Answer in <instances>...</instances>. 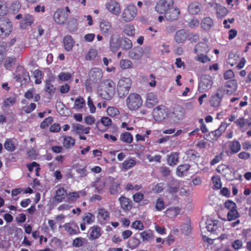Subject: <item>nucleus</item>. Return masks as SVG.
<instances>
[{
  "instance_id": "1",
  "label": "nucleus",
  "mask_w": 251,
  "mask_h": 251,
  "mask_svg": "<svg viewBox=\"0 0 251 251\" xmlns=\"http://www.w3.org/2000/svg\"><path fill=\"white\" fill-rule=\"evenodd\" d=\"M131 84V80L129 78L123 77L121 78L117 86V93L119 96L122 98L126 96L129 92Z\"/></svg>"
},
{
  "instance_id": "2",
  "label": "nucleus",
  "mask_w": 251,
  "mask_h": 251,
  "mask_svg": "<svg viewBox=\"0 0 251 251\" xmlns=\"http://www.w3.org/2000/svg\"><path fill=\"white\" fill-rule=\"evenodd\" d=\"M142 100L141 96L136 94H130L126 99V104L130 110H136L142 105Z\"/></svg>"
},
{
  "instance_id": "3",
  "label": "nucleus",
  "mask_w": 251,
  "mask_h": 251,
  "mask_svg": "<svg viewBox=\"0 0 251 251\" xmlns=\"http://www.w3.org/2000/svg\"><path fill=\"white\" fill-rule=\"evenodd\" d=\"M115 89L114 82L111 80H108L105 82L104 88L100 91V94L103 99L110 100L114 95Z\"/></svg>"
},
{
  "instance_id": "4",
  "label": "nucleus",
  "mask_w": 251,
  "mask_h": 251,
  "mask_svg": "<svg viewBox=\"0 0 251 251\" xmlns=\"http://www.w3.org/2000/svg\"><path fill=\"white\" fill-rule=\"evenodd\" d=\"M12 25L9 20L3 17L0 18V37L2 38L8 36L12 31Z\"/></svg>"
},
{
  "instance_id": "5",
  "label": "nucleus",
  "mask_w": 251,
  "mask_h": 251,
  "mask_svg": "<svg viewBox=\"0 0 251 251\" xmlns=\"http://www.w3.org/2000/svg\"><path fill=\"white\" fill-rule=\"evenodd\" d=\"M168 109L163 105L154 108L152 111L154 119L158 122L163 121L168 116Z\"/></svg>"
},
{
  "instance_id": "6",
  "label": "nucleus",
  "mask_w": 251,
  "mask_h": 251,
  "mask_svg": "<svg viewBox=\"0 0 251 251\" xmlns=\"http://www.w3.org/2000/svg\"><path fill=\"white\" fill-rule=\"evenodd\" d=\"M137 14L136 7L134 5H129L125 8L123 13L122 17L126 22H128L133 20Z\"/></svg>"
},
{
  "instance_id": "7",
  "label": "nucleus",
  "mask_w": 251,
  "mask_h": 251,
  "mask_svg": "<svg viewBox=\"0 0 251 251\" xmlns=\"http://www.w3.org/2000/svg\"><path fill=\"white\" fill-rule=\"evenodd\" d=\"M213 84L212 77L208 75H203L201 77L199 84V90L200 92H204L209 90Z\"/></svg>"
},
{
  "instance_id": "8",
  "label": "nucleus",
  "mask_w": 251,
  "mask_h": 251,
  "mask_svg": "<svg viewBox=\"0 0 251 251\" xmlns=\"http://www.w3.org/2000/svg\"><path fill=\"white\" fill-rule=\"evenodd\" d=\"M173 0H160L155 6L156 11L159 14H165L173 5Z\"/></svg>"
},
{
  "instance_id": "9",
  "label": "nucleus",
  "mask_w": 251,
  "mask_h": 251,
  "mask_svg": "<svg viewBox=\"0 0 251 251\" xmlns=\"http://www.w3.org/2000/svg\"><path fill=\"white\" fill-rule=\"evenodd\" d=\"M225 90L222 87H219L217 90L216 93L211 96L210 100L211 105L213 107H218L224 96Z\"/></svg>"
},
{
  "instance_id": "10",
  "label": "nucleus",
  "mask_w": 251,
  "mask_h": 251,
  "mask_svg": "<svg viewBox=\"0 0 251 251\" xmlns=\"http://www.w3.org/2000/svg\"><path fill=\"white\" fill-rule=\"evenodd\" d=\"M120 35L117 32L113 33L110 38L109 47L112 51H117L121 46Z\"/></svg>"
},
{
  "instance_id": "11",
  "label": "nucleus",
  "mask_w": 251,
  "mask_h": 251,
  "mask_svg": "<svg viewBox=\"0 0 251 251\" xmlns=\"http://www.w3.org/2000/svg\"><path fill=\"white\" fill-rule=\"evenodd\" d=\"M88 75L90 80L95 83L100 82L103 76L101 70L98 68L92 69Z\"/></svg>"
},
{
  "instance_id": "12",
  "label": "nucleus",
  "mask_w": 251,
  "mask_h": 251,
  "mask_svg": "<svg viewBox=\"0 0 251 251\" xmlns=\"http://www.w3.org/2000/svg\"><path fill=\"white\" fill-rule=\"evenodd\" d=\"M68 13L63 9H58L53 15L54 21L58 24H63L67 20Z\"/></svg>"
},
{
  "instance_id": "13",
  "label": "nucleus",
  "mask_w": 251,
  "mask_h": 251,
  "mask_svg": "<svg viewBox=\"0 0 251 251\" xmlns=\"http://www.w3.org/2000/svg\"><path fill=\"white\" fill-rule=\"evenodd\" d=\"M107 10L112 14L118 16L121 13V8L119 3L116 0H112L106 4Z\"/></svg>"
},
{
  "instance_id": "14",
  "label": "nucleus",
  "mask_w": 251,
  "mask_h": 251,
  "mask_svg": "<svg viewBox=\"0 0 251 251\" xmlns=\"http://www.w3.org/2000/svg\"><path fill=\"white\" fill-rule=\"evenodd\" d=\"M144 51L140 47H135L128 52V56L132 59L139 60L143 56Z\"/></svg>"
},
{
  "instance_id": "15",
  "label": "nucleus",
  "mask_w": 251,
  "mask_h": 251,
  "mask_svg": "<svg viewBox=\"0 0 251 251\" xmlns=\"http://www.w3.org/2000/svg\"><path fill=\"white\" fill-rule=\"evenodd\" d=\"M180 11L176 8L173 7L165 13V18L170 21H174L178 18Z\"/></svg>"
},
{
  "instance_id": "16",
  "label": "nucleus",
  "mask_w": 251,
  "mask_h": 251,
  "mask_svg": "<svg viewBox=\"0 0 251 251\" xmlns=\"http://www.w3.org/2000/svg\"><path fill=\"white\" fill-rule=\"evenodd\" d=\"M101 32L105 36H108L112 31V25L107 20H102L100 24Z\"/></svg>"
},
{
  "instance_id": "17",
  "label": "nucleus",
  "mask_w": 251,
  "mask_h": 251,
  "mask_svg": "<svg viewBox=\"0 0 251 251\" xmlns=\"http://www.w3.org/2000/svg\"><path fill=\"white\" fill-rule=\"evenodd\" d=\"M184 114L183 108L179 106H176L171 114V118L174 120H180L182 119Z\"/></svg>"
},
{
  "instance_id": "18",
  "label": "nucleus",
  "mask_w": 251,
  "mask_h": 251,
  "mask_svg": "<svg viewBox=\"0 0 251 251\" xmlns=\"http://www.w3.org/2000/svg\"><path fill=\"white\" fill-rule=\"evenodd\" d=\"M158 101L157 97L154 93L151 92L147 95L145 104L147 107L149 108L153 107L158 103Z\"/></svg>"
},
{
  "instance_id": "19",
  "label": "nucleus",
  "mask_w": 251,
  "mask_h": 251,
  "mask_svg": "<svg viewBox=\"0 0 251 251\" xmlns=\"http://www.w3.org/2000/svg\"><path fill=\"white\" fill-rule=\"evenodd\" d=\"M34 21V18L31 15L25 14L21 21L20 26L22 28H26L27 26L31 25Z\"/></svg>"
},
{
  "instance_id": "20",
  "label": "nucleus",
  "mask_w": 251,
  "mask_h": 251,
  "mask_svg": "<svg viewBox=\"0 0 251 251\" xmlns=\"http://www.w3.org/2000/svg\"><path fill=\"white\" fill-rule=\"evenodd\" d=\"M188 38V31L184 29L178 30L175 34V39L177 43H181Z\"/></svg>"
},
{
  "instance_id": "21",
  "label": "nucleus",
  "mask_w": 251,
  "mask_h": 251,
  "mask_svg": "<svg viewBox=\"0 0 251 251\" xmlns=\"http://www.w3.org/2000/svg\"><path fill=\"white\" fill-rule=\"evenodd\" d=\"M201 3L193 2L189 4L188 7V12L193 15L198 14L201 11Z\"/></svg>"
},
{
  "instance_id": "22",
  "label": "nucleus",
  "mask_w": 251,
  "mask_h": 251,
  "mask_svg": "<svg viewBox=\"0 0 251 251\" xmlns=\"http://www.w3.org/2000/svg\"><path fill=\"white\" fill-rule=\"evenodd\" d=\"M63 43L65 49L67 51H70L74 46L75 41L70 35H67L63 38Z\"/></svg>"
},
{
  "instance_id": "23",
  "label": "nucleus",
  "mask_w": 251,
  "mask_h": 251,
  "mask_svg": "<svg viewBox=\"0 0 251 251\" xmlns=\"http://www.w3.org/2000/svg\"><path fill=\"white\" fill-rule=\"evenodd\" d=\"M110 181H113L112 184L110 188V192L112 195H116L118 194L120 190V183L118 181L115 180V179L111 177H109V178Z\"/></svg>"
},
{
  "instance_id": "24",
  "label": "nucleus",
  "mask_w": 251,
  "mask_h": 251,
  "mask_svg": "<svg viewBox=\"0 0 251 251\" xmlns=\"http://www.w3.org/2000/svg\"><path fill=\"white\" fill-rule=\"evenodd\" d=\"M214 25L213 20L210 17H205L203 18L201 22V27L204 30H209Z\"/></svg>"
},
{
  "instance_id": "25",
  "label": "nucleus",
  "mask_w": 251,
  "mask_h": 251,
  "mask_svg": "<svg viewBox=\"0 0 251 251\" xmlns=\"http://www.w3.org/2000/svg\"><path fill=\"white\" fill-rule=\"evenodd\" d=\"M208 51V47L204 43H199L197 44L195 49L194 52L197 53L198 55L203 54V53H206Z\"/></svg>"
},
{
  "instance_id": "26",
  "label": "nucleus",
  "mask_w": 251,
  "mask_h": 251,
  "mask_svg": "<svg viewBox=\"0 0 251 251\" xmlns=\"http://www.w3.org/2000/svg\"><path fill=\"white\" fill-rule=\"evenodd\" d=\"M190 167L189 164H184L179 165L176 169V175L179 176H182L186 174Z\"/></svg>"
},
{
  "instance_id": "27",
  "label": "nucleus",
  "mask_w": 251,
  "mask_h": 251,
  "mask_svg": "<svg viewBox=\"0 0 251 251\" xmlns=\"http://www.w3.org/2000/svg\"><path fill=\"white\" fill-rule=\"evenodd\" d=\"M105 182L101 179L98 178L95 181L93 186L95 188L97 192L101 193L103 191V189L105 187Z\"/></svg>"
},
{
  "instance_id": "28",
  "label": "nucleus",
  "mask_w": 251,
  "mask_h": 251,
  "mask_svg": "<svg viewBox=\"0 0 251 251\" xmlns=\"http://www.w3.org/2000/svg\"><path fill=\"white\" fill-rule=\"evenodd\" d=\"M216 10L217 17L222 18L225 16L228 13L227 9L223 6L219 4H216L214 6Z\"/></svg>"
},
{
  "instance_id": "29",
  "label": "nucleus",
  "mask_w": 251,
  "mask_h": 251,
  "mask_svg": "<svg viewBox=\"0 0 251 251\" xmlns=\"http://www.w3.org/2000/svg\"><path fill=\"white\" fill-rule=\"evenodd\" d=\"M16 72H19L21 74L22 81L28 82L30 80L28 73L22 66H18Z\"/></svg>"
},
{
  "instance_id": "30",
  "label": "nucleus",
  "mask_w": 251,
  "mask_h": 251,
  "mask_svg": "<svg viewBox=\"0 0 251 251\" xmlns=\"http://www.w3.org/2000/svg\"><path fill=\"white\" fill-rule=\"evenodd\" d=\"M66 195V191L63 188L58 189L56 191L55 200L58 202H61L65 198Z\"/></svg>"
},
{
  "instance_id": "31",
  "label": "nucleus",
  "mask_w": 251,
  "mask_h": 251,
  "mask_svg": "<svg viewBox=\"0 0 251 251\" xmlns=\"http://www.w3.org/2000/svg\"><path fill=\"white\" fill-rule=\"evenodd\" d=\"M178 153L175 152L171 153L168 158V162L169 165H176L178 161Z\"/></svg>"
},
{
  "instance_id": "32",
  "label": "nucleus",
  "mask_w": 251,
  "mask_h": 251,
  "mask_svg": "<svg viewBox=\"0 0 251 251\" xmlns=\"http://www.w3.org/2000/svg\"><path fill=\"white\" fill-rule=\"evenodd\" d=\"M132 44L130 39L127 38H124L121 40L120 47L123 49L127 50L131 48Z\"/></svg>"
},
{
  "instance_id": "33",
  "label": "nucleus",
  "mask_w": 251,
  "mask_h": 251,
  "mask_svg": "<svg viewBox=\"0 0 251 251\" xmlns=\"http://www.w3.org/2000/svg\"><path fill=\"white\" fill-rule=\"evenodd\" d=\"M229 147L232 153H237L241 149L240 144L237 141H233L230 142Z\"/></svg>"
},
{
  "instance_id": "34",
  "label": "nucleus",
  "mask_w": 251,
  "mask_h": 251,
  "mask_svg": "<svg viewBox=\"0 0 251 251\" xmlns=\"http://www.w3.org/2000/svg\"><path fill=\"white\" fill-rule=\"evenodd\" d=\"M143 241H149L154 238L153 233L150 230H145L140 233Z\"/></svg>"
},
{
  "instance_id": "35",
  "label": "nucleus",
  "mask_w": 251,
  "mask_h": 251,
  "mask_svg": "<svg viewBox=\"0 0 251 251\" xmlns=\"http://www.w3.org/2000/svg\"><path fill=\"white\" fill-rule=\"evenodd\" d=\"M121 207L124 210H129L131 206L130 204L129 200L124 197H121L119 198Z\"/></svg>"
},
{
  "instance_id": "36",
  "label": "nucleus",
  "mask_w": 251,
  "mask_h": 251,
  "mask_svg": "<svg viewBox=\"0 0 251 251\" xmlns=\"http://www.w3.org/2000/svg\"><path fill=\"white\" fill-rule=\"evenodd\" d=\"M120 139L125 143H131L133 141V136L129 132H126L121 134Z\"/></svg>"
},
{
  "instance_id": "37",
  "label": "nucleus",
  "mask_w": 251,
  "mask_h": 251,
  "mask_svg": "<svg viewBox=\"0 0 251 251\" xmlns=\"http://www.w3.org/2000/svg\"><path fill=\"white\" fill-rule=\"evenodd\" d=\"M75 144V140L71 136H65L64 137L63 145L67 148L73 147Z\"/></svg>"
},
{
  "instance_id": "38",
  "label": "nucleus",
  "mask_w": 251,
  "mask_h": 251,
  "mask_svg": "<svg viewBox=\"0 0 251 251\" xmlns=\"http://www.w3.org/2000/svg\"><path fill=\"white\" fill-rule=\"evenodd\" d=\"M239 216L240 214L237 211V208L229 210L227 215V220L229 221L234 220Z\"/></svg>"
},
{
  "instance_id": "39",
  "label": "nucleus",
  "mask_w": 251,
  "mask_h": 251,
  "mask_svg": "<svg viewBox=\"0 0 251 251\" xmlns=\"http://www.w3.org/2000/svg\"><path fill=\"white\" fill-rule=\"evenodd\" d=\"M222 126H220L218 129L211 132L207 136H208L212 140H216L222 134Z\"/></svg>"
},
{
  "instance_id": "40",
  "label": "nucleus",
  "mask_w": 251,
  "mask_h": 251,
  "mask_svg": "<svg viewBox=\"0 0 251 251\" xmlns=\"http://www.w3.org/2000/svg\"><path fill=\"white\" fill-rule=\"evenodd\" d=\"M4 147L7 151L10 152L14 151L16 149V147L12 141L9 139H7L5 141L4 144Z\"/></svg>"
},
{
  "instance_id": "41",
  "label": "nucleus",
  "mask_w": 251,
  "mask_h": 251,
  "mask_svg": "<svg viewBox=\"0 0 251 251\" xmlns=\"http://www.w3.org/2000/svg\"><path fill=\"white\" fill-rule=\"evenodd\" d=\"M84 126L79 124H74L72 126V131L78 134H83Z\"/></svg>"
},
{
  "instance_id": "42",
  "label": "nucleus",
  "mask_w": 251,
  "mask_h": 251,
  "mask_svg": "<svg viewBox=\"0 0 251 251\" xmlns=\"http://www.w3.org/2000/svg\"><path fill=\"white\" fill-rule=\"evenodd\" d=\"M136 164V161L133 159H130L127 160H125L122 164L123 168L126 170H128L133 166H134Z\"/></svg>"
},
{
  "instance_id": "43",
  "label": "nucleus",
  "mask_w": 251,
  "mask_h": 251,
  "mask_svg": "<svg viewBox=\"0 0 251 251\" xmlns=\"http://www.w3.org/2000/svg\"><path fill=\"white\" fill-rule=\"evenodd\" d=\"M217 171L224 176H226V175L229 172V169L227 166L222 164L218 167Z\"/></svg>"
},
{
  "instance_id": "44",
  "label": "nucleus",
  "mask_w": 251,
  "mask_h": 251,
  "mask_svg": "<svg viewBox=\"0 0 251 251\" xmlns=\"http://www.w3.org/2000/svg\"><path fill=\"white\" fill-rule=\"evenodd\" d=\"M100 229L98 226H95L92 228V230L90 234V237L92 239H96L100 236Z\"/></svg>"
},
{
  "instance_id": "45",
  "label": "nucleus",
  "mask_w": 251,
  "mask_h": 251,
  "mask_svg": "<svg viewBox=\"0 0 251 251\" xmlns=\"http://www.w3.org/2000/svg\"><path fill=\"white\" fill-rule=\"evenodd\" d=\"M16 58L13 57H8L6 58L4 61V66L7 69H10L13 65H15Z\"/></svg>"
},
{
  "instance_id": "46",
  "label": "nucleus",
  "mask_w": 251,
  "mask_h": 251,
  "mask_svg": "<svg viewBox=\"0 0 251 251\" xmlns=\"http://www.w3.org/2000/svg\"><path fill=\"white\" fill-rule=\"evenodd\" d=\"M98 217L100 219L106 220L109 218V213L105 209L100 208L99 209Z\"/></svg>"
},
{
  "instance_id": "47",
  "label": "nucleus",
  "mask_w": 251,
  "mask_h": 251,
  "mask_svg": "<svg viewBox=\"0 0 251 251\" xmlns=\"http://www.w3.org/2000/svg\"><path fill=\"white\" fill-rule=\"evenodd\" d=\"M120 66L122 69H126L131 68L132 63L129 60L122 59L120 62Z\"/></svg>"
},
{
  "instance_id": "48",
  "label": "nucleus",
  "mask_w": 251,
  "mask_h": 251,
  "mask_svg": "<svg viewBox=\"0 0 251 251\" xmlns=\"http://www.w3.org/2000/svg\"><path fill=\"white\" fill-rule=\"evenodd\" d=\"M225 86L226 87L231 89V90L233 91H235L237 87V83L235 80L231 79L227 81L225 83Z\"/></svg>"
},
{
  "instance_id": "49",
  "label": "nucleus",
  "mask_w": 251,
  "mask_h": 251,
  "mask_svg": "<svg viewBox=\"0 0 251 251\" xmlns=\"http://www.w3.org/2000/svg\"><path fill=\"white\" fill-rule=\"evenodd\" d=\"M207 224L206 227L209 231L214 233L218 229L217 223L215 221H209Z\"/></svg>"
},
{
  "instance_id": "50",
  "label": "nucleus",
  "mask_w": 251,
  "mask_h": 251,
  "mask_svg": "<svg viewBox=\"0 0 251 251\" xmlns=\"http://www.w3.org/2000/svg\"><path fill=\"white\" fill-rule=\"evenodd\" d=\"M72 74L67 72H61L59 74L58 77L59 80L62 81H67L72 77Z\"/></svg>"
},
{
  "instance_id": "51",
  "label": "nucleus",
  "mask_w": 251,
  "mask_h": 251,
  "mask_svg": "<svg viewBox=\"0 0 251 251\" xmlns=\"http://www.w3.org/2000/svg\"><path fill=\"white\" fill-rule=\"evenodd\" d=\"M140 241L136 238H132L129 241L130 248L134 249L137 248L140 244Z\"/></svg>"
},
{
  "instance_id": "52",
  "label": "nucleus",
  "mask_w": 251,
  "mask_h": 251,
  "mask_svg": "<svg viewBox=\"0 0 251 251\" xmlns=\"http://www.w3.org/2000/svg\"><path fill=\"white\" fill-rule=\"evenodd\" d=\"M125 32L128 36H132L135 33L134 27L132 25H126L125 28Z\"/></svg>"
},
{
  "instance_id": "53",
  "label": "nucleus",
  "mask_w": 251,
  "mask_h": 251,
  "mask_svg": "<svg viewBox=\"0 0 251 251\" xmlns=\"http://www.w3.org/2000/svg\"><path fill=\"white\" fill-rule=\"evenodd\" d=\"M53 121V118L52 117H49L46 118L40 124L41 128L44 129L48 127Z\"/></svg>"
},
{
  "instance_id": "54",
  "label": "nucleus",
  "mask_w": 251,
  "mask_h": 251,
  "mask_svg": "<svg viewBox=\"0 0 251 251\" xmlns=\"http://www.w3.org/2000/svg\"><path fill=\"white\" fill-rule=\"evenodd\" d=\"M55 87L51 84L50 80H47L46 82L45 90L50 94L54 93Z\"/></svg>"
},
{
  "instance_id": "55",
  "label": "nucleus",
  "mask_w": 251,
  "mask_h": 251,
  "mask_svg": "<svg viewBox=\"0 0 251 251\" xmlns=\"http://www.w3.org/2000/svg\"><path fill=\"white\" fill-rule=\"evenodd\" d=\"M95 216H93L91 213H87L85 216L83 217V220L86 221V223L90 224L94 221Z\"/></svg>"
},
{
  "instance_id": "56",
  "label": "nucleus",
  "mask_w": 251,
  "mask_h": 251,
  "mask_svg": "<svg viewBox=\"0 0 251 251\" xmlns=\"http://www.w3.org/2000/svg\"><path fill=\"white\" fill-rule=\"evenodd\" d=\"M85 104L84 100L81 98H77L75 101V106L79 109L82 108Z\"/></svg>"
},
{
  "instance_id": "57",
  "label": "nucleus",
  "mask_w": 251,
  "mask_h": 251,
  "mask_svg": "<svg viewBox=\"0 0 251 251\" xmlns=\"http://www.w3.org/2000/svg\"><path fill=\"white\" fill-rule=\"evenodd\" d=\"M164 207V201L161 199H157L155 203V209L158 211H161Z\"/></svg>"
},
{
  "instance_id": "58",
  "label": "nucleus",
  "mask_w": 251,
  "mask_h": 251,
  "mask_svg": "<svg viewBox=\"0 0 251 251\" xmlns=\"http://www.w3.org/2000/svg\"><path fill=\"white\" fill-rule=\"evenodd\" d=\"M195 60L203 63L210 60V58H208L207 55H204L203 54L198 55L195 57Z\"/></svg>"
},
{
  "instance_id": "59",
  "label": "nucleus",
  "mask_w": 251,
  "mask_h": 251,
  "mask_svg": "<svg viewBox=\"0 0 251 251\" xmlns=\"http://www.w3.org/2000/svg\"><path fill=\"white\" fill-rule=\"evenodd\" d=\"M107 112L111 117H114L119 113L118 109L114 107H109L107 109Z\"/></svg>"
},
{
  "instance_id": "60",
  "label": "nucleus",
  "mask_w": 251,
  "mask_h": 251,
  "mask_svg": "<svg viewBox=\"0 0 251 251\" xmlns=\"http://www.w3.org/2000/svg\"><path fill=\"white\" fill-rule=\"evenodd\" d=\"M214 187L216 189H220L222 187L221 179L218 177L213 176L212 178Z\"/></svg>"
},
{
  "instance_id": "61",
  "label": "nucleus",
  "mask_w": 251,
  "mask_h": 251,
  "mask_svg": "<svg viewBox=\"0 0 251 251\" xmlns=\"http://www.w3.org/2000/svg\"><path fill=\"white\" fill-rule=\"evenodd\" d=\"M131 226L138 230H143L144 227L142 223L140 221H135L132 224Z\"/></svg>"
},
{
  "instance_id": "62",
  "label": "nucleus",
  "mask_w": 251,
  "mask_h": 251,
  "mask_svg": "<svg viewBox=\"0 0 251 251\" xmlns=\"http://www.w3.org/2000/svg\"><path fill=\"white\" fill-rule=\"evenodd\" d=\"M225 207L229 209V210L237 208L236 204L233 201L228 200L225 203Z\"/></svg>"
},
{
  "instance_id": "63",
  "label": "nucleus",
  "mask_w": 251,
  "mask_h": 251,
  "mask_svg": "<svg viewBox=\"0 0 251 251\" xmlns=\"http://www.w3.org/2000/svg\"><path fill=\"white\" fill-rule=\"evenodd\" d=\"M76 172L80 175V176L81 177H85L87 175V172L86 170V167H84L83 168H79L78 167L76 169Z\"/></svg>"
},
{
  "instance_id": "64",
  "label": "nucleus",
  "mask_w": 251,
  "mask_h": 251,
  "mask_svg": "<svg viewBox=\"0 0 251 251\" xmlns=\"http://www.w3.org/2000/svg\"><path fill=\"white\" fill-rule=\"evenodd\" d=\"M97 54V52L96 50H91L88 53V54L86 56V59L87 60H92L96 57Z\"/></svg>"
}]
</instances>
